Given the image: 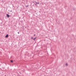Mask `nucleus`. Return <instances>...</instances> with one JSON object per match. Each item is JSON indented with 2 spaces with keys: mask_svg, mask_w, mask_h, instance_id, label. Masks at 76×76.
<instances>
[{
  "mask_svg": "<svg viewBox=\"0 0 76 76\" xmlns=\"http://www.w3.org/2000/svg\"><path fill=\"white\" fill-rule=\"evenodd\" d=\"M31 39H33V37H31Z\"/></svg>",
  "mask_w": 76,
  "mask_h": 76,
  "instance_id": "1a4fd4ad",
  "label": "nucleus"
},
{
  "mask_svg": "<svg viewBox=\"0 0 76 76\" xmlns=\"http://www.w3.org/2000/svg\"><path fill=\"white\" fill-rule=\"evenodd\" d=\"M17 76H19L18 75Z\"/></svg>",
  "mask_w": 76,
  "mask_h": 76,
  "instance_id": "f8f14e48",
  "label": "nucleus"
},
{
  "mask_svg": "<svg viewBox=\"0 0 76 76\" xmlns=\"http://www.w3.org/2000/svg\"><path fill=\"white\" fill-rule=\"evenodd\" d=\"M34 36H35V35L34 34Z\"/></svg>",
  "mask_w": 76,
  "mask_h": 76,
  "instance_id": "9b49d317",
  "label": "nucleus"
},
{
  "mask_svg": "<svg viewBox=\"0 0 76 76\" xmlns=\"http://www.w3.org/2000/svg\"><path fill=\"white\" fill-rule=\"evenodd\" d=\"M28 6H29V5H27L26 6V7H28Z\"/></svg>",
  "mask_w": 76,
  "mask_h": 76,
  "instance_id": "423d86ee",
  "label": "nucleus"
},
{
  "mask_svg": "<svg viewBox=\"0 0 76 76\" xmlns=\"http://www.w3.org/2000/svg\"><path fill=\"white\" fill-rule=\"evenodd\" d=\"M39 4V3L38 2H36V4H35V5H37V4Z\"/></svg>",
  "mask_w": 76,
  "mask_h": 76,
  "instance_id": "7ed1b4c3",
  "label": "nucleus"
},
{
  "mask_svg": "<svg viewBox=\"0 0 76 76\" xmlns=\"http://www.w3.org/2000/svg\"><path fill=\"white\" fill-rule=\"evenodd\" d=\"M36 37L35 38H34V40H35V39H36Z\"/></svg>",
  "mask_w": 76,
  "mask_h": 76,
  "instance_id": "39448f33",
  "label": "nucleus"
},
{
  "mask_svg": "<svg viewBox=\"0 0 76 76\" xmlns=\"http://www.w3.org/2000/svg\"><path fill=\"white\" fill-rule=\"evenodd\" d=\"M10 12H12V10H11V11H10Z\"/></svg>",
  "mask_w": 76,
  "mask_h": 76,
  "instance_id": "9d476101",
  "label": "nucleus"
},
{
  "mask_svg": "<svg viewBox=\"0 0 76 76\" xmlns=\"http://www.w3.org/2000/svg\"><path fill=\"white\" fill-rule=\"evenodd\" d=\"M18 34H19V32H18Z\"/></svg>",
  "mask_w": 76,
  "mask_h": 76,
  "instance_id": "6e6552de",
  "label": "nucleus"
},
{
  "mask_svg": "<svg viewBox=\"0 0 76 76\" xmlns=\"http://www.w3.org/2000/svg\"><path fill=\"white\" fill-rule=\"evenodd\" d=\"M7 18H9L10 17V15L8 14H7Z\"/></svg>",
  "mask_w": 76,
  "mask_h": 76,
  "instance_id": "f257e3e1",
  "label": "nucleus"
},
{
  "mask_svg": "<svg viewBox=\"0 0 76 76\" xmlns=\"http://www.w3.org/2000/svg\"><path fill=\"white\" fill-rule=\"evenodd\" d=\"M15 26H16L15 25Z\"/></svg>",
  "mask_w": 76,
  "mask_h": 76,
  "instance_id": "ddd939ff",
  "label": "nucleus"
},
{
  "mask_svg": "<svg viewBox=\"0 0 76 76\" xmlns=\"http://www.w3.org/2000/svg\"><path fill=\"white\" fill-rule=\"evenodd\" d=\"M65 65H66V66H68L67 64H66Z\"/></svg>",
  "mask_w": 76,
  "mask_h": 76,
  "instance_id": "0eeeda50",
  "label": "nucleus"
},
{
  "mask_svg": "<svg viewBox=\"0 0 76 76\" xmlns=\"http://www.w3.org/2000/svg\"><path fill=\"white\" fill-rule=\"evenodd\" d=\"M8 37H9V35L8 34H7L6 36H5V37L8 38Z\"/></svg>",
  "mask_w": 76,
  "mask_h": 76,
  "instance_id": "f03ea898",
  "label": "nucleus"
},
{
  "mask_svg": "<svg viewBox=\"0 0 76 76\" xmlns=\"http://www.w3.org/2000/svg\"><path fill=\"white\" fill-rule=\"evenodd\" d=\"M10 61L11 63H13V61L12 60H11Z\"/></svg>",
  "mask_w": 76,
  "mask_h": 76,
  "instance_id": "20e7f679",
  "label": "nucleus"
}]
</instances>
